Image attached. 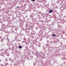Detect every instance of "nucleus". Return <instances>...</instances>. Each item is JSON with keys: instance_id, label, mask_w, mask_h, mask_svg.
I'll use <instances>...</instances> for the list:
<instances>
[{"instance_id": "7", "label": "nucleus", "mask_w": 66, "mask_h": 66, "mask_svg": "<svg viewBox=\"0 0 66 66\" xmlns=\"http://www.w3.org/2000/svg\"><path fill=\"white\" fill-rule=\"evenodd\" d=\"M1 38H2V37L0 36V39Z\"/></svg>"}, {"instance_id": "3", "label": "nucleus", "mask_w": 66, "mask_h": 66, "mask_svg": "<svg viewBox=\"0 0 66 66\" xmlns=\"http://www.w3.org/2000/svg\"><path fill=\"white\" fill-rule=\"evenodd\" d=\"M1 42H3V38L1 39Z\"/></svg>"}, {"instance_id": "2", "label": "nucleus", "mask_w": 66, "mask_h": 66, "mask_svg": "<svg viewBox=\"0 0 66 66\" xmlns=\"http://www.w3.org/2000/svg\"><path fill=\"white\" fill-rule=\"evenodd\" d=\"M19 48L20 49L21 48H22V46H19Z\"/></svg>"}, {"instance_id": "8", "label": "nucleus", "mask_w": 66, "mask_h": 66, "mask_svg": "<svg viewBox=\"0 0 66 66\" xmlns=\"http://www.w3.org/2000/svg\"><path fill=\"white\" fill-rule=\"evenodd\" d=\"M1 66H2V64H1Z\"/></svg>"}, {"instance_id": "5", "label": "nucleus", "mask_w": 66, "mask_h": 66, "mask_svg": "<svg viewBox=\"0 0 66 66\" xmlns=\"http://www.w3.org/2000/svg\"><path fill=\"white\" fill-rule=\"evenodd\" d=\"M32 1H35V0H31Z\"/></svg>"}, {"instance_id": "1", "label": "nucleus", "mask_w": 66, "mask_h": 66, "mask_svg": "<svg viewBox=\"0 0 66 66\" xmlns=\"http://www.w3.org/2000/svg\"><path fill=\"white\" fill-rule=\"evenodd\" d=\"M53 10H51L49 11V12L50 13H51L52 12H53Z\"/></svg>"}, {"instance_id": "4", "label": "nucleus", "mask_w": 66, "mask_h": 66, "mask_svg": "<svg viewBox=\"0 0 66 66\" xmlns=\"http://www.w3.org/2000/svg\"><path fill=\"white\" fill-rule=\"evenodd\" d=\"M53 36H55V34H53Z\"/></svg>"}, {"instance_id": "6", "label": "nucleus", "mask_w": 66, "mask_h": 66, "mask_svg": "<svg viewBox=\"0 0 66 66\" xmlns=\"http://www.w3.org/2000/svg\"><path fill=\"white\" fill-rule=\"evenodd\" d=\"M17 8H19V7L17 6Z\"/></svg>"}]
</instances>
